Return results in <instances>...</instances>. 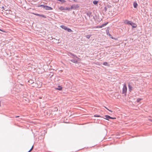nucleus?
<instances>
[{
  "label": "nucleus",
  "instance_id": "c9c22d12",
  "mask_svg": "<svg viewBox=\"0 0 152 152\" xmlns=\"http://www.w3.org/2000/svg\"><path fill=\"white\" fill-rule=\"evenodd\" d=\"M19 116H17L16 117V118L19 117Z\"/></svg>",
  "mask_w": 152,
  "mask_h": 152
},
{
  "label": "nucleus",
  "instance_id": "dca6fc26",
  "mask_svg": "<svg viewBox=\"0 0 152 152\" xmlns=\"http://www.w3.org/2000/svg\"><path fill=\"white\" fill-rule=\"evenodd\" d=\"M98 2V1H93V3L94 5H97Z\"/></svg>",
  "mask_w": 152,
  "mask_h": 152
},
{
  "label": "nucleus",
  "instance_id": "f257e3e1",
  "mask_svg": "<svg viewBox=\"0 0 152 152\" xmlns=\"http://www.w3.org/2000/svg\"><path fill=\"white\" fill-rule=\"evenodd\" d=\"M127 88L125 83L124 84L122 89V94H125L126 95L127 92Z\"/></svg>",
  "mask_w": 152,
  "mask_h": 152
},
{
  "label": "nucleus",
  "instance_id": "a878e982",
  "mask_svg": "<svg viewBox=\"0 0 152 152\" xmlns=\"http://www.w3.org/2000/svg\"><path fill=\"white\" fill-rule=\"evenodd\" d=\"M142 100V99L140 98H138L137 99V102H139Z\"/></svg>",
  "mask_w": 152,
  "mask_h": 152
},
{
  "label": "nucleus",
  "instance_id": "72a5a7b5",
  "mask_svg": "<svg viewBox=\"0 0 152 152\" xmlns=\"http://www.w3.org/2000/svg\"><path fill=\"white\" fill-rule=\"evenodd\" d=\"M111 119H116V118H115V117H111Z\"/></svg>",
  "mask_w": 152,
  "mask_h": 152
},
{
  "label": "nucleus",
  "instance_id": "b1692460",
  "mask_svg": "<svg viewBox=\"0 0 152 152\" xmlns=\"http://www.w3.org/2000/svg\"><path fill=\"white\" fill-rule=\"evenodd\" d=\"M106 7L107 8H110L111 7V6L109 4H107V5H106Z\"/></svg>",
  "mask_w": 152,
  "mask_h": 152
},
{
  "label": "nucleus",
  "instance_id": "f704fd0d",
  "mask_svg": "<svg viewBox=\"0 0 152 152\" xmlns=\"http://www.w3.org/2000/svg\"><path fill=\"white\" fill-rule=\"evenodd\" d=\"M73 1H75V2H76V1H77V0H73Z\"/></svg>",
  "mask_w": 152,
  "mask_h": 152
},
{
  "label": "nucleus",
  "instance_id": "5701e85b",
  "mask_svg": "<svg viewBox=\"0 0 152 152\" xmlns=\"http://www.w3.org/2000/svg\"><path fill=\"white\" fill-rule=\"evenodd\" d=\"M71 9L70 8L66 7L65 8V10H68L69 11Z\"/></svg>",
  "mask_w": 152,
  "mask_h": 152
},
{
  "label": "nucleus",
  "instance_id": "1a4fd4ad",
  "mask_svg": "<svg viewBox=\"0 0 152 152\" xmlns=\"http://www.w3.org/2000/svg\"><path fill=\"white\" fill-rule=\"evenodd\" d=\"M130 25H131L133 28H136L137 26V25L136 24L132 22H131Z\"/></svg>",
  "mask_w": 152,
  "mask_h": 152
},
{
  "label": "nucleus",
  "instance_id": "2f4dec72",
  "mask_svg": "<svg viewBox=\"0 0 152 152\" xmlns=\"http://www.w3.org/2000/svg\"><path fill=\"white\" fill-rule=\"evenodd\" d=\"M76 58L77 59V61H80L81 60V59L78 57L77 58Z\"/></svg>",
  "mask_w": 152,
  "mask_h": 152
},
{
  "label": "nucleus",
  "instance_id": "e433bc0d",
  "mask_svg": "<svg viewBox=\"0 0 152 152\" xmlns=\"http://www.w3.org/2000/svg\"><path fill=\"white\" fill-rule=\"evenodd\" d=\"M1 102L0 101V106H1Z\"/></svg>",
  "mask_w": 152,
  "mask_h": 152
},
{
  "label": "nucleus",
  "instance_id": "39448f33",
  "mask_svg": "<svg viewBox=\"0 0 152 152\" xmlns=\"http://www.w3.org/2000/svg\"><path fill=\"white\" fill-rule=\"evenodd\" d=\"M128 88L129 91L130 92H131L133 89V87L130 83H128Z\"/></svg>",
  "mask_w": 152,
  "mask_h": 152
},
{
  "label": "nucleus",
  "instance_id": "7ed1b4c3",
  "mask_svg": "<svg viewBox=\"0 0 152 152\" xmlns=\"http://www.w3.org/2000/svg\"><path fill=\"white\" fill-rule=\"evenodd\" d=\"M110 29V27H108L107 28V29H106V30L107 34V35H109V37H111L112 39H113V38L112 37V36L109 33Z\"/></svg>",
  "mask_w": 152,
  "mask_h": 152
},
{
  "label": "nucleus",
  "instance_id": "f8f14e48",
  "mask_svg": "<svg viewBox=\"0 0 152 152\" xmlns=\"http://www.w3.org/2000/svg\"><path fill=\"white\" fill-rule=\"evenodd\" d=\"M55 89L56 90H58L59 91H61L62 89V88L61 86H58L57 88H56Z\"/></svg>",
  "mask_w": 152,
  "mask_h": 152
},
{
  "label": "nucleus",
  "instance_id": "6ab92c4d",
  "mask_svg": "<svg viewBox=\"0 0 152 152\" xmlns=\"http://www.w3.org/2000/svg\"><path fill=\"white\" fill-rule=\"evenodd\" d=\"M91 36V35H87L86 36V37L88 39H90V37Z\"/></svg>",
  "mask_w": 152,
  "mask_h": 152
},
{
  "label": "nucleus",
  "instance_id": "cd10ccee",
  "mask_svg": "<svg viewBox=\"0 0 152 152\" xmlns=\"http://www.w3.org/2000/svg\"><path fill=\"white\" fill-rule=\"evenodd\" d=\"M94 117H102L101 116L99 115H94Z\"/></svg>",
  "mask_w": 152,
  "mask_h": 152
},
{
  "label": "nucleus",
  "instance_id": "7c9ffc66",
  "mask_svg": "<svg viewBox=\"0 0 152 152\" xmlns=\"http://www.w3.org/2000/svg\"><path fill=\"white\" fill-rule=\"evenodd\" d=\"M107 9L108 8L106 7L105 6V7H104V10L105 12L107 10Z\"/></svg>",
  "mask_w": 152,
  "mask_h": 152
},
{
  "label": "nucleus",
  "instance_id": "f3484780",
  "mask_svg": "<svg viewBox=\"0 0 152 152\" xmlns=\"http://www.w3.org/2000/svg\"><path fill=\"white\" fill-rule=\"evenodd\" d=\"M108 23V22H106L103 24H102V25H101L102 27H103L105 26H106Z\"/></svg>",
  "mask_w": 152,
  "mask_h": 152
},
{
  "label": "nucleus",
  "instance_id": "0eeeda50",
  "mask_svg": "<svg viewBox=\"0 0 152 152\" xmlns=\"http://www.w3.org/2000/svg\"><path fill=\"white\" fill-rule=\"evenodd\" d=\"M45 9L46 10H53V8L51 7H49L47 5H45Z\"/></svg>",
  "mask_w": 152,
  "mask_h": 152
},
{
  "label": "nucleus",
  "instance_id": "9d476101",
  "mask_svg": "<svg viewBox=\"0 0 152 152\" xmlns=\"http://www.w3.org/2000/svg\"><path fill=\"white\" fill-rule=\"evenodd\" d=\"M131 22V21H129L126 20L124 21V23L127 25H130Z\"/></svg>",
  "mask_w": 152,
  "mask_h": 152
},
{
  "label": "nucleus",
  "instance_id": "393cba45",
  "mask_svg": "<svg viewBox=\"0 0 152 152\" xmlns=\"http://www.w3.org/2000/svg\"><path fill=\"white\" fill-rule=\"evenodd\" d=\"M58 1H59L62 3H64L66 2V1L64 0H58Z\"/></svg>",
  "mask_w": 152,
  "mask_h": 152
},
{
  "label": "nucleus",
  "instance_id": "412c9836",
  "mask_svg": "<svg viewBox=\"0 0 152 152\" xmlns=\"http://www.w3.org/2000/svg\"><path fill=\"white\" fill-rule=\"evenodd\" d=\"M73 54V53H71V52H68V55L69 56H72Z\"/></svg>",
  "mask_w": 152,
  "mask_h": 152
},
{
  "label": "nucleus",
  "instance_id": "f03ea898",
  "mask_svg": "<svg viewBox=\"0 0 152 152\" xmlns=\"http://www.w3.org/2000/svg\"><path fill=\"white\" fill-rule=\"evenodd\" d=\"M60 27L62 29L66 30L68 32H70L72 31V30L71 29L67 28L66 26L64 25H61Z\"/></svg>",
  "mask_w": 152,
  "mask_h": 152
},
{
  "label": "nucleus",
  "instance_id": "c756f323",
  "mask_svg": "<svg viewBox=\"0 0 152 152\" xmlns=\"http://www.w3.org/2000/svg\"><path fill=\"white\" fill-rule=\"evenodd\" d=\"M96 28H102L101 25L100 26H97L96 27Z\"/></svg>",
  "mask_w": 152,
  "mask_h": 152
},
{
  "label": "nucleus",
  "instance_id": "4c0bfd02",
  "mask_svg": "<svg viewBox=\"0 0 152 152\" xmlns=\"http://www.w3.org/2000/svg\"><path fill=\"white\" fill-rule=\"evenodd\" d=\"M0 30L2 31V30L0 29Z\"/></svg>",
  "mask_w": 152,
  "mask_h": 152
},
{
  "label": "nucleus",
  "instance_id": "c85d7f7f",
  "mask_svg": "<svg viewBox=\"0 0 152 152\" xmlns=\"http://www.w3.org/2000/svg\"><path fill=\"white\" fill-rule=\"evenodd\" d=\"M33 145L32 146V147H31V149L28 151V152H30L31 150H32L33 149Z\"/></svg>",
  "mask_w": 152,
  "mask_h": 152
},
{
  "label": "nucleus",
  "instance_id": "4be33fe9",
  "mask_svg": "<svg viewBox=\"0 0 152 152\" xmlns=\"http://www.w3.org/2000/svg\"><path fill=\"white\" fill-rule=\"evenodd\" d=\"M0 8H1L3 9V10L7 11V10L6 9V7H4L3 6H2Z\"/></svg>",
  "mask_w": 152,
  "mask_h": 152
},
{
  "label": "nucleus",
  "instance_id": "423d86ee",
  "mask_svg": "<svg viewBox=\"0 0 152 152\" xmlns=\"http://www.w3.org/2000/svg\"><path fill=\"white\" fill-rule=\"evenodd\" d=\"M34 15H37V16H39L40 17H43L44 18H46V16H45V15H41V14H37V13H34Z\"/></svg>",
  "mask_w": 152,
  "mask_h": 152
},
{
  "label": "nucleus",
  "instance_id": "9b49d317",
  "mask_svg": "<svg viewBox=\"0 0 152 152\" xmlns=\"http://www.w3.org/2000/svg\"><path fill=\"white\" fill-rule=\"evenodd\" d=\"M92 12L91 11H88L86 13V14L90 18L92 17L91 15Z\"/></svg>",
  "mask_w": 152,
  "mask_h": 152
},
{
  "label": "nucleus",
  "instance_id": "4468645a",
  "mask_svg": "<svg viewBox=\"0 0 152 152\" xmlns=\"http://www.w3.org/2000/svg\"><path fill=\"white\" fill-rule=\"evenodd\" d=\"M137 4L136 2H134L133 3V6L134 8H137Z\"/></svg>",
  "mask_w": 152,
  "mask_h": 152
},
{
  "label": "nucleus",
  "instance_id": "6e6552de",
  "mask_svg": "<svg viewBox=\"0 0 152 152\" xmlns=\"http://www.w3.org/2000/svg\"><path fill=\"white\" fill-rule=\"evenodd\" d=\"M70 61L72 63L75 64H77L78 63L77 59H76L75 58L74 59L70 60Z\"/></svg>",
  "mask_w": 152,
  "mask_h": 152
},
{
  "label": "nucleus",
  "instance_id": "aec40b11",
  "mask_svg": "<svg viewBox=\"0 0 152 152\" xmlns=\"http://www.w3.org/2000/svg\"><path fill=\"white\" fill-rule=\"evenodd\" d=\"M103 65H104L107 66L109 65V64H108V63L106 62H104L103 63Z\"/></svg>",
  "mask_w": 152,
  "mask_h": 152
},
{
  "label": "nucleus",
  "instance_id": "20e7f679",
  "mask_svg": "<svg viewBox=\"0 0 152 152\" xmlns=\"http://www.w3.org/2000/svg\"><path fill=\"white\" fill-rule=\"evenodd\" d=\"M79 7V6L77 5H73L71 6V9H73L74 10H76L77 8H78Z\"/></svg>",
  "mask_w": 152,
  "mask_h": 152
},
{
  "label": "nucleus",
  "instance_id": "bb28decb",
  "mask_svg": "<svg viewBox=\"0 0 152 152\" xmlns=\"http://www.w3.org/2000/svg\"><path fill=\"white\" fill-rule=\"evenodd\" d=\"M72 56L75 57V58H77V56L76 55L74 54H73Z\"/></svg>",
  "mask_w": 152,
  "mask_h": 152
},
{
  "label": "nucleus",
  "instance_id": "ddd939ff",
  "mask_svg": "<svg viewBox=\"0 0 152 152\" xmlns=\"http://www.w3.org/2000/svg\"><path fill=\"white\" fill-rule=\"evenodd\" d=\"M104 116L105 118H104L108 120H109V119H110L111 118V117L108 115H105Z\"/></svg>",
  "mask_w": 152,
  "mask_h": 152
},
{
  "label": "nucleus",
  "instance_id": "a211bd4d",
  "mask_svg": "<svg viewBox=\"0 0 152 152\" xmlns=\"http://www.w3.org/2000/svg\"><path fill=\"white\" fill-rule=\"evenodd\" d=\"M39 7H40L43 8L44 9H45V5L43 4H41L38 6Z\"/></svg>",
  "mask_w": 152,
  "mask_h": 152
},
{
  "label": "nucleus",
  "instance_id": "473e14b6",
  "mask_svg": "<svg viewBox=\"0 0 152 152\" xmlns=\"http://www.w3.org/2000/svg\"><path fill=\"white\" fill-rule=\"evenodd\" d=\"M105 108H106L107 110H108L109 111H110L111 112H113V111H112L110 110H109V109H108L107 107H105Z\"/></svg>",
  "mask_w": 152,
  "mask_h": 152
},
{
  "label": "nucleus",
  "instance_id": "2eb2a0df",
  "mask_svg": "<svg viewBox=\"0 0 152 152\" xmlns=\"http://www.w3.org/2000/svg\"><path fill=\"white\" fill-rule=\"evenodd\" d=\"M65 8L64 7H63L62 6H61L59 8V9L61 11H62L64 10H65Z\"/></svg>",
  "mask_w": 152,
  "mask_h": 152
}]
</instances>
